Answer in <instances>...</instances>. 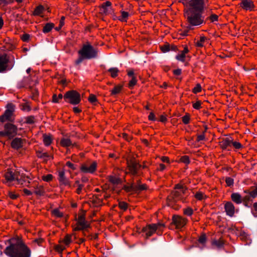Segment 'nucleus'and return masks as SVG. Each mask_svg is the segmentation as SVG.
<instances>
[{
	"label": "nucleus",
	"instance_id": "obj_1",
	"mask_svg": "<svg viewBox=\"0 0 257 257\" xmlns=\"http://www.w3.org/2000/svg\"><path fill=\"white\" fill-rule=\"evenodd\" d=\"M9 245L4 250L8 257H31L32 250L27 245L23 237L16 236L8 240Z\"/></svg>",
	"mask_w": 257,
	"mask_h": 257
},
{
	"label": "nucleus",
	"instance_id": "obj_2",
	"mask_svg": "<svg viewBox=\"0 0 257 257\" xmlns=\"http://www.w3.org/2000/svg\"><path fill=\"white\" fill-rule=\"evenodd\" d=\"M205 0H191L190 8L185 13V17L191 26H198L204 23L201 12L204 7Z\"/></svg>",
	"mask_w": 257,
	"mask_h": 257
},
{
	"label": "nucleus",
	"instance_id": "obj_3",
	"mask_svg": "<svg viewBox=\"0 0 257 257\" xmlns=\"http://www.w3.org/2000/svg\"><path fill=\"white\" fill-rule=\"evenodd\" d=\"M185 195L186 197L188 196V191L186 187L182 184L176 185L174 190L168 197V205L175 209H178L180 207L178 203L179 201L181 200L183 201L185 197L183 195Z\"/></svg>",
	"mask_w": 257,
	"mask_h": 257
},
{
	"label": "nucleus",
	"instance_id": "obj_4",
	"mask_svg": "<svg viewBox=\"0 0 257 257\" xmlns=\"http://www.w3.org/2000/svg\"><path fill=\"white\" fill-rule=\"evenodd\" d=\"M78 57L75 61V64L78 65L84 60H90L98 56V50L87 41L83 44L78 51Z\"/></svg>",
	"mask_w": 257,
	"mask_h": 257
},
{
	"label": "nucleus",
	"instance_id": "obj_5",
	"mask_svg": "<svg viewBox=\"0 0 257 257\" xmlns=\"http://www.w3.org/2000/svg\"><path fill=\"white\" fill-rule=\"evenodd\" d=\"M126 161L127 165L126 170H127L126 173L133 176L137 175L142 168V165L133 156H128Z\"/></svg>",
	"mask_w": 257,
	"mask_h": 257
},
{
	"label": "nucleus",
	"instance_id": "obj_6",
	"mask_svg": "<svg viewBox=\"0 0 257 257\" xmlns=\"http://www.w3.org/2000/svg\"><path fill=\"white\" fill-rule=\"evenodd\" d=\"M15 105L12 103H9L6 105V110L4 113L0 116V122H4L5 121H9L13 122L15 119V115L14 114Z\"/></svg>",
	"mask_w": 257,
	"mask_h": 257
},
{
	"label": "nucleus",
	"instance_id": "obj_7",
	"mask_svg": "<svg viewBox=\"0 0 257 257\" xmlns=\"http://www.w3.org/2000/svg\"><path fill=\"white\" fill-rule=\"evenodd\" d=\"M65 101L72 105H77L81 100L80 94L75 90H69L64 94Z\"/></svg>",
	"mask_w": 257,
	"mask_h": 257
},
{
	"label": "nucleus",
	"instance_id": "obj_8",
	"mask_svg": "<svg viewBox=\"0 0 257 257\" xmlns=\"http://www.w3.org/2000/svg\"><path fill=\"white\" fill-rule=\"evenodd\" d=\"M14 63L10 62V57L7 54L0 55V73L11 70Z\"/></svg>",
	"mask_w": 257,
	"mask_h": 257
},
{
	"label": "nucleus",
	"instance_id": "obj_9",
	"mask_svg": "<svg viewBox=\"0 0 257 257\" xmlns=\"http://www.w3.org/2000/svg\"><path fill=\"white\" fill-rule=\"evenodd\" d=\"M97 163L94 161L90 163L87 162L81 164L80 171L85 174H94L97 170Z\"/></svg>",
	"mask_w": 257,
	"mask_h": 257
},
{
	"label": "nucleus",
	"instance_id": "obj_10",
	"mask_svg": "<svg viewBox=\"0 0 257 257\" xmlns=\"http://www.w3.org/2000/svg\"><path fill=\"white\" fill-rule=\"evenodd\" d=\"M17 131L18 128L16 125L11 123H7L4 125V131L0 132V135L12 138L17 135Z\"/></svg>",
	"mask_w": 257,
	"mask_h": 257
},
{
	"label": "nucleus",
	"instance_id": "obj_11",
	"mask_svg": "<svg viewBox=\"0 0 257 257\" xmlns=\"http://www.w3.org/2000/svg\"><path fill=\"white\" fill-rule=\"evenodd\" d=\"M159 225H161L159 222L148 224L143 228L142 232L146 234L147 237H150L156 232Z\"/></svg>",
	"mask_w": 257,
	"mask_h": 257
},
{
	"label": "nucleus",
	"instance_id": "obj_12",
	"mask_svg": "<svg viewBox=\"0 0 257 257\" xmlns=\"http://www.w3.org/2000/svg\"><path fill=\"white\" fill-rule=\"evenodd\" d=\"M58 180L60 185L65 186L71 187V182L68 178L65 176V172L64 169L58 171Z\"/></svg>",
	"mask_w": 257,
	"mask_h": 257
},
{
	"label": "nucleus",
	"instance_id": "obj_13",
	"mask_svg": "<svg viewBox=\"0 0 257 257\" xmlns=\"http://www.w3.org/2000/svg\"><path fill=\"white\" fill-rule=\"evenodd\" d=\"M188 220L179 215H174L173 217V222L176 228L181 229L186 224Z\"/></svg>",
	"mask_w": 257,
	"mask_h": 257
},
{
	"label": "nucleus",
	"instance_id": "obj_14",
	"mask_svg": "<svg viewBox=\"0 0 257 257\" xmlns=\"http://www.w3.org/2000/svg\"><path fill=\"white\" fill-rule=\"evenodd\" d=\"M15 180L17 181V183L21 185H23L27 182L29 183V180L31 179L28 176L17 170H15Z\"/></svg>",
	"mask_w": 257,
	"mask_h": 257
},
{
	"label": "nucleus",
	"instance_id": "obj_15",
	"mask_svg": "<svg viewBox=\"0 0 257 257\" xmlns=\"http://www.w3.org/2000/svg\"><path fill=\"white\" fill-rule=\"evenodd\" d=\"M239 6L246 11H252L255 8L254 3L251 0H241Z\"/></svg>",
	"mask_w": 257,
	"mask_h": 257
},
{
	"label": "nucleus",
	"instance_id": "obj_16",
	"mask_svg": "<svg viewBox=\"0 0 257 257\" xmlns=\"http://www.w3.org/2000/svg\"><path fill=\"white\" fill-rule=\"evenodd\" d=\"M112 3L110 1H106L103 3L100 7V11L103 15H107L111 10Z\"/></svg>",
	"mask_w": 257,
	"mask_h": 257
},
{
	"label": "nucleus",
	"instance_id": "obj_17",
	"mask_svg": "<svg viewBox=\"0 0 257 257\" xmlns=\"http://www.w3.org/2000/svg\"><path fill=\"white\" fill-rule=\"evenodd\" d=\"M209 43V40L205 36H200L195 40V46L198 48L205 47Z\"/></svg>",
	"mask_w": 257,
	"mask_h": 257
},
{
	"label": "nucleus",
	"instance_id": "obj_18",
	"mask_svg": "<svg viewBox=\"0 0 257 257\" xmlns=\"http://www.w3.org/2000/svg\"><path fill=\"white\" fill-rule=\"evenodd\" d=\"M232 141L233 139L231 137H227L223 139L220 144L221 148L225 150L232 146Z\"/></svg>",
	"mask_w": 257,
	"mask_h": 257
},
{
	"label": "nucleus",
	"instance_id": "obj_19",
	"mask_svg": "<svg viewBox=\"0 0 257 257\" xmlns=\"http://www.w3.org/2000/svg\"><path fill=\"white\" fill-rule=\"evenodd\" d=\"M224 208L226 214L230 217H232L235 211L233 204L231 202H227L225 203Z\"/></svg>",
	"mask_w": 257,
	"mask_h": 257
},
{
	"label": "nucleus",
	"instance_id": "obj_20",
	"mask_svg": "<svg viewBox=\"0 0 257 257\" xmlns=\"http://www.w3.org/2000/svg\"><path fill=\"white\" fill-rule=\"evenodd\" d=\"M42 139L44 145L46 147L50 146L53 143V137L51 134H43Z\"/></svg>",
	"mask_w": 257,
	"mask_h": 257
},
{
	"label": "nucleus",
	"instance_id": "obj_21",
	"mask_svg": "<svg viewBox=\"0 0 257 257\" xmlns=\"http://www.w3.org/2000/svg\"><path fill=\"white\" fill-rule=\"evenodd\" d=\"M84 184L81 183L80 181L77 179L75 181L74 183L71 185L70 188H76L75 193L79 195L81 194L82 190L84 189Z\"/></svg>",
	"mask_w": 257,
	"mask_h": 257
},
{
	"label": "nucleus",
	"instance_id": "obj_22",
	"mask_svg": "<svg viewBox=\"0 0 257 257\" xmlns=\"http://www.w3.org/2000/svg\"><path fill=\"white\" fill-rule=\"evenodd\" d=\"M36 156L40 159L46 160V159H53V156L47 152H44L42 149L36 151Z\"/></svg>",
	"mask_w": 257,
	"mask_h": 257
},
{
	"label": "nucleus",
	"instance_id": "obj_23",
	"mask_svg": "<svg viewBox=\"0 0 257 257\" xmlns=\"http://www.w3.org/2000/svg\"><path fill=\"white\" fill-rule=\"evenodd\" d=\"M189 52L187 47H185L184 50L179 52L176 56V59L181 62H184L185 61L186 54Z\"/></svg>",
	"mask_w": 257,
	"mask_h": 257
},
{
	"label": "nucleus",
	"instance_id": "obj_24",
	"mask_svg": "<svg viewBox=\"0 0 257 257\" xmlns=\"http://www.w3.org/2000/svg\"><path fill=\"white\" fill-rule=\"evenodd\" d=\"M4 177L5 179L8 182H12L15 180V171L13 172L11 169H8L4 175Z\"/></svg>",
	"mask_w": 257,
	"mask_h": 257
},
{
	"label": "nucleus",
	"instance_id": "obj_25",
	"mask_svg": "<svg viewBox=\"0 0 257 257\" xmlns=\"http://www.w3.org/2000/svg\"><path fill=\"white\" fill-rule=\"evenodd\" d=\"M72 234H66L63 239L59 240V243L63 244L66 247H68L72 242Z\"/></svg>",
	"mask_w": 257,
	"mask_h": 257
},
{
	"label": "nucleus",
	"instance_id": "obj_26",
	"mask_svg": "<svg viewBox=\"0 0 257 257\" xmlns=\"http://www.w3.org/2000/svg\"><path fill=\"white\" fill-rule=\"evenodd\" d=\"M123 87V86L122 84H118L114 86V87L110 91V95L111 96H114L119 94L121 92Z\"/></svg>",
	"mask_w": 257,
	"mask_h": 257
},
{
	"label": "nucleus",
	"instance_id": "obj_27",
	"mask_svg": "<svg viewBox=\"0 0 257 257\" xmlns=\"http://www.w3.org/2000/svg\"><path fill=\"white\" fill-rule=\"evenodd\" d=\"M11 146L13 148L19 149L22 147V141L20 138H16L14 139L11 143Z\"/></svg>",
	"mask_w": 257,
	"mask_h": 257
},
{
	"label": "nucleus",
	"instance_id": "obj_28",
	"mask_svg": "<svg viewBox=\"0 0 257 257\" xmlns=\"http://www.w3.org/2000/svg\"><path fill=\"white\" fill-rule=\"evenodd\" d=\"M109 182L113 185H118L120 184L121 180L120 178L115 176L110 175L107 177Z\"/></svg>",
	"mask_w": 257,
	"mask_h": 257
},
{
	"label": "nucleus",
	"instance_id": "obj_29",
	"mask_svg": "<svg viewBox=\"0 0 257 257\" xmlns=\"http://www.w3.org/2000/svg\"><path fill=\"white\" fill-rule=\"evenodd\" d=\"M77 222L80 223V225H90L85 220V212H81L78 213V218L77 219Z\"/></svg>",
	"mask_w": 257,
	"mask_h": 257
},
{
	"label": "nucleus",
	"instance_id": "obj_30",
	"mask_svg": "<svg viewBox=\"0 0 257 257\" xmlns=\"http://www.w3.org/2000/svg\"><path fill=\"white\" fill-rule=\"evenodd\" d=\"M60 145L64 148H67L71 146L72 142L70 139L63 138L61 139Z\"/></svg>",
	"mask_w": 257,
	"mask_h": 257
},
{
	"label": "nucleus",
	"instance_id": "obj_31",
	"mask_svg": "<svg viewBox=\"0 0 257 257\" xmlns=\"http://www.w3.org/2000/svg\"><path fill=\"white\" fill-rule=\"evenodd\" d=\"M51 213L52 216L54 217L58 218H62L64 216V213L62 211H61L60 209L58 208H55L51 211Z\"/></svg>",
	"mask_w": 257,
	"mask_h": 257
},
{
	"label": "nucleus",
	"instance_id": "obj_32",
	"mask_svg": "<svg viewBox=\"0 0 257 257\" xmlns=\"http://www.w3.org/2000/svg\"><path fill=\"white\" fill-rule=\"evenodd\" d=\"M34 193L38 196H43L45 193V189L42 185H37L35 187Z\"/></svg>",
	"mask_w": 257,
	"mask_h": 257
},
{
	"label": "nucleus",
	"instance_id": "obj_33",
	"mask_svg": "<svg viewBox=\"0 0 257 257\" xmlns=\"http://www.w3.org/2000/svg\"><path fill=\"white\" fill-rule=\"evenodd\" d=\"M176 49V46H171L169 44L166 42L163 46H162V52L166 53L170 51V50L175 51Z\"/></svg>",
	"mask_w": 257,
	"mask_h": 257
},
{
	"label": "nucleus",
	"instance_id": "obj_34",
	"mask_svg": "<svg viewBox=\"0 0 257 257\" xmlns=\"http://www.w3.org/2000/svg\"><path fill=\"white\" fill-rule=\"evenodd\" d=\"M232 200L236 204H240L242 202L241 197L237 193H233L231 195Z\"/></svg>",
	"mask_w": 257,
	"mask_h": 257
},
{
	"label": "nucleus",
	"instance_id": "obj_35",
	"mask_svg": "<svg viewBox=\"0 0 257 257\" xmlns=\"http://www.w3.org/2000/svg\"><path fill=\"white\" fill-rule=\"evenodd\" d=\"M54 23H48L43 27L42 31L45 34L48 33L54 28Z\"/></svg>",
	"mask_w": 257,
	"mask_h": 257
},
{
	"label": "nucleus",
	"instance_id": "obj_36",
	"mask_svg": "<svg viewBox=\"0 0 257 257\" xmlns=\"http://www.w3.org/2000/svg\"><path fill=\"white\" fill-rule=\"evenodd\" d=\"M44 10V8L42 5H39L36 7L33 12V15L35 16H40L43 14Z\"/></svg>",
	"mask_w": 257,
	"mask_h": 257
},
{
	"label": "nucleus",
	"instance_id": "obj_37",
	"mask_svg": "<svg viewBox=\"0 0 257 257\" xmlns=\"http://www.w3.org/2000/svg\"><path fill=\"white\" fill-rule=\"evenodd\" d=\"M107 71L110 73V76L113 78H116L119 72V69L116 67H112L108 69Z\"/></svg>",
	"mask_w": 257,
	"mask_h": 257
},
{
	"label": "nucleus",
	"instance_id": "obj_38",
	"mask_svg": "<svg viewBox=\"0 0 257 257\" xmlns=\"http://www.w3.org/2000/svg\"><path fill=\"white\" fill-rule=\"evenodd\" d=\"M120 13L121 16H119L118 20L122 22H126L129 17V13L123 11H121Z\"/></svg>",
	"mask_w": 257,
	"mask_h": 257
},
{
	"label": "nucleus",
	"instance_id": "obj_39",
	"mask_svg": "<svg viewBox=\"0 0 257 257\" xmlns=\"http://www.w3.org/2000/svg\"><path fill=\"white\" fill-rule=\"evenodd\" d=\"M136 185L132 184L131 185H124L123 189L126 192H135L137 193Z\"/></svg>",
	"mask_w": 257,
	"mask_h": 257
},
{
	"label": "nucleus",
	"instance_id": "obj_40",
	"mask_svg": "<svg viewBox=\"0 0 257 257\" xmlns=\"http://www.w3.org/2000/svg\"><path fill=\"white\" fill-rule=\"evenodd\" d=\"M36 122V118L34 115H30L25 117L24 123L28 124H34Z\"/></svg>",
	"mask_w": 257,
	"mask_h": 257
},
{
	"label": "nucleus",
	"instance_id": "obj_41",
	"mask_svg": "<svg viewBox=\"0 0 257 257\" xmlns=\"http://www.w3.org/2000/svg\"><path fill=\"white\" fill-rule=\"evenodd\" d=\"M90 227V225H80V223L79 222H76L75 226L73 228V231H79V230H83L85 228H87L88 227Z\"/></svg>",
	"mask_w": 257,
	"mask_h": 257
},
{
	"label": "nucleus",
	"instance_id": "obj_42",
	"mask_svg": "<svg viewBox=\"0 0 257 257\" xmlns=\"http://www.w3.org/2000/svg\"><path fill=\"white\" fill-rule=\"evenodd\" d=\"M195 198L200 201L204 200L206 198V195L201 191H197L194 195Z\"/></svg>",
	"mask_w": 257,
	"mask_h": 257
},
{
	"label": "nucleus",
	"instance_id": "obj_43",
	"mask_svg": "<svg viewBox=\"0 0 257 257\" xmlns=\"http://www.w3.org/2000/svg\"><path fill=\"white\" fill-rule=\"evenodd\" d=\"M66 246L62 243H59L54 247V250L58 252L62 253L66 249Z\"/></svg>",
	"mask_w": 257,
	"mask_h": 257
},
{
	"label": "nucleus",
	"instance_id": "obj_44",
	"mask_svg": "<svg viewBox=\"0 0 257 257\" xmlns=\"http://www.w3.org/2000/svg\"><path fill=\"white\" fill-rule=\"evenodd\" d=\"M63 97L64 98V96L62 95V93L59 94L58 96L56 95V94H53V95H52V101L53 103H59V100L60 99H62Z\"/></svg>",
	"mask_w": 257,
	"mask_h": 257
},
{
	"label": "nucleus",
	"instance_id": "obj_45",
	"mask_svg": "<svg viewBox=\"0 0 257 257\" xmlns=\"http://www.w3.org/2000/svg\"><path fill=\"white\" fill-rule=\"evenodd\" d=\"M137 79L136 76H133L128 83V88L132 89L137 84Z\"/></svg>",
	"mask_w": 257,
	"mask_h": 257
},
{
	"label": "nucleus",
	"instance_id": "obj_46",
	"mask_svg": "<svg viewBox=\"0 0 257 257\" xmlns=\"http://www.w3.org/2000/svg\"><path fill=\"white\" fill-rule=\"evenodd\" d=\"M136 187L137 192H141L148 189V186L146 184L137 185H136Z\"/></svg>",
	"mask_w": 257,
	"mask_h": 257
},
{
	"label": "nucleus",
	"instance_id": "obj_47",
	"mask_svg": "<svg viewBox=\"0 0 257 257\" xmlns=\"http://www.w3.org/2000/svg\"><path fill=\"white\" fill-rule=\"evenodd\" d=\"M88 101L95 105V103L97 102L98 100L95 95L93 94H90L88 98Z\"/></svg>",
	"mask_w": 257,
	"mask_h": 257
},
{
	"label": "nucleus",
	"instance_id": "obj_48",
	"mask_svg": "<svg viewBox=\"0 0 257 257\" xmlns=\"http://www.w3.org/2000/svg\"><path fill=\"white\" fill-rule=\"evenodd\" d=\"M224 243L222 240L218 239V240H214L212 241V245L216 246L218 248L221 247Z\"/></svg>",
	"mask_w": 257,
	"mask_h": 257
},
{
	"label": "nucleus",
	"instance_id": "obj_49",
	"mask_svg": "<svg viewBox=\"0 0 257 257\" xmlns=\"http://www.w3.org/2000/svg\"><path fill=\"white\" fill-rule=\"evenodd\" d=\"M118 207L123 211H126L128 207V204L124 201H120L118 203Z\"/></svg>",
	"mask_w": 257,
	"mask_h": 257
},
{
	"label": "nucleus",
	"instance_id": "obj_50",
	"mask_svg": "<svg viewBox=\"0 0 257 257\" xmlns=\"http://www.w3.org/2000/svg\"><path fill=\"white\" fill-rule=\"evenodd\" d=\"M53 179V176L52 174H49L46 175H44L42 177V179L45 182H49Z\"/></svg>",
	"mask_w": 257,
	"mask_h": 257
},
{
	"label": "nucleus",
	"instance_id": "obj_51",
	"mask_svg": "<svg viewBox=\"0 0 257 257\" xmlns=\"http://www.w3.org/2000/svg\"><path fill=\"white\" fill-rule=\"evenodd\" d=\"M119 136L121 137L124 140L128 142H130L133 139V137L132 136L128 135L127 134L124 133H122L119 135Z\"/></svg>",
	"mask_w": 257,
	"mask_h": 257
},
{
	"label": "nucleus",
	"instance_id": "obj_52",
	"mask_svg": "<svg viewBox=\"0 0 257 257\" xmlns=\"http://www.w3.org/2000/svg\"><path fill=\"white\" fill-rule=\"evenodd\" d=\"M22 110L24 111H27L28 112L30 111L32 109L31 106L28 102L24 103L22 105Z\"/></svg>",
	"mask_w": 257,
	"mask_h": 257
},
{
	"label": "nucleus",
	"instance_id": "obj_53",
	"mask_svg": "<svg viewBox=\"0 0 257 257\" xmlns=\"http://www.w3.org/2000/svg\"><path fill=\"white\" fill-rule=\"evenodd\" d=\"M183 213L185 215L190 216L193 213V209L190 207H188L183 209Z\"/></svg>",
	"mask_w": 257,
	"mask_h": 257
},
{
	"label": "nucleus",
	"instance_id": "obj_54",
	"mask_svg": "<svg viewBox=\"0 0 257 257\" xmlns=\"http://www.w3.org/2000/svg\"><path fill=\"white\" fill-rule=\"evenodd\" d=\"M66 166L71 169L72 171L76 170L77 169V165L70 161H67L66 163Z\"/></svg>",
	"mask_w": 257,
	"mask_h": 257
},
{
	"label": "nucleus",
	"instance_id": "obj_55",
	"mask_svg": "<svg viewBox=\"0 0 257 257\" xmlns=\"http://www.w3.org/2000/svg\"><path fill=\"white\" fill-rule=\"evenodd\" d=\"M206 236L205 234H202L198 239V242L199 243L204 245L206 242Z\"/></svg>",
	"mask_w": 257,
	"mask_h": 257
},
{
	"label": "nucleus",
	"instance_id": "obj_56",
	"mask_svg": "<svg viewBox=\"0 0 257 257\" xmlns=\"http://www.w3.org/2000/svg\"><path fill=\"white\" fill-rule=\"evenodd\" d=\"M8 196L11 199L13 200L17 199L19 196V194H16L13 192H9Z\"/></svg>",
	"mask_w": 257,
	"mask_h": 257
},
{
	"label": "nucleus",
	"instance_id": "obj_57",
	"mask_svg": "<svg viewBox=\"0 0 257 257\" xmlns=\"http://www.w3.org/2000/svg\"><path fill=\"white\" fill-rule=\"evenodd\" d=\"M180 161L186 164H188L190 163V160L188 156H183L180 158Z\"/></svg>",
	"mask_w": 257,
	"mask_h": 257
},
{
	"label": "nucleus",
	"instance_id": "obj_58",
	"mask_svg": "<svg viewBox=\"0 0 257 257\" xmlns=\"http://www.w3.org/2000/svg\"><path fill=\"white\" fill-rule=\"evenodd\" d=\"M30 35L28 34H26V33L24 34L21 36V40L23 42H28L29 41V40H30Z\"/></svg>",
	"mask_w": 257,
	"mask_h": 257
},
{
	"label": "nucleus",
	"instance_id": "obj_59",
	"mask_svg": "<svg viewBox=\"0 0 257 257\" xmlns=\"http://www.w3.org/2000/svg\"><path fill=\"white\" fill-rule=\"evenodd\" d=\"M232 146L236 149H239L242 147V145L238 142H233L232 141Z\"/></svg>",
	"mask_w": 257,
	"mask_h": 257
},
{
	"label": "nucleus",
	"instance_id": "obj_60",
	"mask_svg": "<svg viewBox=\"0 0 257 257\" xmlns=\"http://www.w3.org/2000/svg\"><path fill=\"white\" fill-rule=\"evenodd\" d=\"M209 20L211 22H214L218 21V16L215 14H212L208 18Z\"/></svg>",
	"mask_w": 257,
	"mask_h": 257
},
{
	"label": "nucleus",
	"instance_id": "obj_61",
	"mask_svg": "<svg viewBox=\"0 0 257 257\" xmlns=\"http://www.w3.org/2000/svg\"><path fill=\"white\" fill-rule=\"evenodd\" d=\"M201 91V86L199 84H197L193 89V92L195 94L200 92Z\"/></svg>",
	"mask_w": 257,
	"mask_h": 257
},
{
	"label": "nucleus",
	"instance_id": "obj_62",
	"mask_svg": "<svg viewBox=\"0 0 257 257\" xmlns=\"http://www.w3.org/2000/svg\"><path fill=\"white\" fill-rule=\"evenodd\" d=\"M225 182L228 186H230L233 184V180L230 177H227L225 179Z\"/></svg>",
	"mask_w": 257,
	"mask_h": 257
},
{
	"label": "nucleus",
	"instance_id": "obj_63",
	"mask_svg": "<svg viewBox=\"0 0 257 257\" xmlns=\"http://www.w3.org/2000/svg\"><path fill=\"white\" fill-rule=\"evenodd\" d=\"M201 102L200 101H198L193 104V107L196 109H199L201 108Z\"/></svg>",
	"mask_w": 257,
	"mask_h": 257
},
{
	"label": "nucleus",
	"instance_id": "obj_64",
	"mask_svg": "<svg viewBox=\"0 0 257 257\" xmlns=\"http://www.w3.org/2000/svg\"><path fill=\"white\" fill-rule=\"evenodd\" d=\"M250 195L253 198L257 196V186L253 190L250 192Z\"/></svg>",
	"mask_w": 257,
	"mask_h": 257
}]
</instances>
